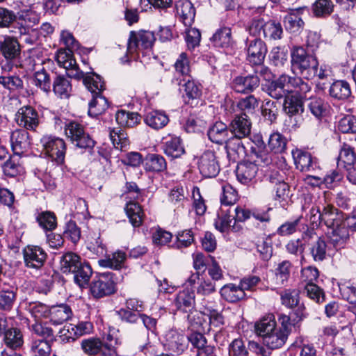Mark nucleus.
<instances>
[{
    "mask_svg": "<svg viewBox=\"0 0 356 356\" xmlns=\"http://www.w3.org/2000/svg\"><path fill=\"white\" fill-rule=\"evenodd\" d=\"M261 88L272 98L280 99L292 90L305 96L307 93L311 92L312 86L300 77L282 74L277 79L263 84Z\"/></svg>",
    "mask_w": 356,
    "mask_h": 356,
    "instance_id": "f257e3e1",
    "label": "nucleus"
},
{
    "mask_svg": "<svg viewBox=\"0 0 356 356\" xmlns=\"http://www.w3.org/2000/svg\"><path fill=\"white\" fill-rule=\"evenodd\" d=\"M291 71L295 77L311 80L316 76V67H318L317 58L309 54L302 47H294L291 51Z\"/></svg>",
    "mask_w": 356,
    "mask_h": 356,
    "instance_id": "f03ea898",
    "label": "nucleus"
},
{
    "mask_svg": "<svg viewBox=\"0 0 356 356\" xmlns=\"http://www.w3.org/2000/svg\"><path fill=\"white\" fill-rule=\"evenodd\" d=\"M291 71L295 77L311 80L316 76V67H318L317 58L309 54L302 47H294L291 51Z\"/></svg>",
    "mask_w": 356,
    "mask_h": 356,
    "instance_id": "7ed1b4c3",
    "label": "nucleus"
},
{
    "mask_svg": "<svg viewBox=\"0 0 356 356\" xmlns=\"http://www.w3.org/2000/svg\"><path fill=\"white\" fill-rule=\"evenodd\" d=\"M65 136L76 147L90 149L95 145V141L86 132L85 127L76 121L66 122L65 124Z\"/></svg>",
    "mask_w": 356,
    "mask_h": 356,
    "instance_id": "20e7f679",
    "label": "nucleus"
},
{
    "mask_svg": "<svg viewBox=\"0 0 356 356\" xmlns=\"http://www.w3.org/2000/svg\"><path fill=\"white\" fill-rule=\"evenodd\" d=\"M305 96L300 95V93L286 95L284 97L283 104V111L289 116L291 121L294 122V126L300 127L304 122L305 108L302 98H307Z\"/></svg>",
    "mask_w": 356,
    "mask_h": 356,
    "instance_id": "39448f33",
    "label": "nucleus"
},
{
    "mask_svg": "<svg viewBox=\"0 0 356 356\" xmlns=\"http://www.w3.org/2000/svg\"><path fill=\"white\" fill-rule=\"evenodd\" d=\"M43 150L52 161L62 164L65 160L66 145L65 141L52 135H44L40 139Z\"/></svg>",
    "mask_w": 356,
    "mask_h": 356,
    "instance_id": "423d86ee",
    "label": "nucleus"
},
{
    "mask_svg": "<svg viewBox=\"0 0 356 356\" xmlns=\"http://www.w3.org/2000/svg\"><path fill=\"white\" fill-rule=\"evenodd\" d=\"M92 296L95 298H101L116 292V284L114 275L112 273H103L95 277L90 286Z\"/></svg>",
    "mask_w": 356,
    "mask_h": 356,
    "instance_id": "0eeeda50",
    "label": "nucleus"
},
{
    "mask_svg": "<svg viewBox=\"0 0 356 356\" xmlns=\"http://www.w3.org/2000/svg\"><path fill=\"white\" fill-rule=\"evenodd\" d=\"M40 17L35 11L32 10H24L17 13V21L14 25V29L10 32L15 35H26L31 31L35 32L33 27L38 24Z\"/></svg>",
    "mask_w": 356,
    "mask_h": 356,
    "instance_id": "6e6552de",
    "label": "nucleus"
},
{
    "mask_svg": "<svg viewBox=\"0 0 356 356\" xmlns=\"http://www.w3.org/2000/svg\"><path fill=\"white\" fill-rule=\"evenodd\" d=\"M155 41L154 34L151 31H131L128 40L127 51L132 54L138 50L151 48Z\"/></svg>",
    "mask_w": 356,
    "mask_h": 356,
    "instance_id": "1a4fd4ad",
    "label": "nucleus"
},
{
    "mask_svg": "<svg viewBox=\"0 0 356 356\" xmlns=\"http://www.w3.org/2000/svg\"><path fill=\"white\" fill-rule=\"evenodd\" d=\"M17 124L26 130L36 131L40 123L38 112L31 106L21 107L15 114Z\"/></svg>",
    "mask_w": 356,
    "mask_h": 356,
    "instance_id": "9d476101",
    "label": "nucleus"
},
{
    "mask_svg": "<svg viewBox=\"0 0 356 356\" xmlns=\"http://www.w3.org/2000/svg\"><path fill=\"white\" fill-rule=\"evenodd\" d=\"M198 168L204 177H214L220 172V165L213 151L204 152L199 158Z\"/></svg>",
    "mask_w": 356,
    "mask_h": 356,
    "instance_id": "9b49d317",
    "label": "nucleus"
},
{
    "mask_svg": "<svg viewBox=\"0 0 356 356\" xmlns=\"http://www.w3.org/2000/svg\"><path fill=\"white\" fill-rule=\"evenodd\" d=\"M25 266L29 268H41L47 259V253L40 246L28 245L23 250Z\"/></svg>",
    "mask_w": 356,
    "mask_h": 356,
    "instance_id": "f8f14e48",
    "label": "nucleus"
},
{
    "mask_svg": "<svg viewBox=\"0 0 356 356\" xmlns=\"http://www.w3.org/2000/svg\"><path fill=\"white\" fill-rule=\"evenodd\" d=\"M248 60L252 65H260L263 63L267 54V47L261 38H254L247 41Z\"/></svg>",
    "mask_w": 356,
    "mask_h": 356,
    "instance_id": "ddd939ff",
    "label": "nucleus"
},
{
    "mask_svg": "<svg viewBox=\"0 0 356 356\" xmlns=\"http://www.w3.org/2000/svg\"><path fill=\"white\" fill-rule=\"evenodd\" d=\"M252 123L245 113L236 114L232 120L229 128L233 136L245 138L250 134Z\"/></svg>",
    "mask_w": 356,
    "mask_h": 356,
    "instance_id": "4468645a",
    "label": "nucleus"
},
{
    "mask_svg": "<svg viewBox=\"0 0 356 356\" xmlns=\"http://www.w3.org/2000/svg\"><path fill=\"white\" fill-rule=\"evenodd\" d=\"M292 156L296 168L301 172H310L318 168L316 159L309 152L296 149L292 151Z\"/></svg>",
    "mask_w": 356,
    "mask_h": 356,
    "instance_id": "2eb2a0df",
    "label": "nucleus"
},
{
    "mask_svg": "<svg viewBox=\"0 0 356 356\" xmlns=\"http://www.w3.org/2000/svg\"><path fill=\"white\" fill-rule=\"evenodd\" d=\"M260 80L257 75L249 74L245 76H236L232 82V88L238 93L252 92L259 86Z\"/></svg>",
    "mask_w": 356,
    "mask_h": 356,
    "instance_id": "dca6fc26",
    "label": "nucleus"
},
{
    "mask_svg": "<svg viewBox=\"0 0 356 356\" xmlns=\"http://www.w3.org/2000/svg\"><path fill=\"white\" fill-rule=\"evenodd\" d=\"M328 244L336 250L343 248L349 240V231L346 223L328 229L326 232Z\"/></svg>",
    "mask_w": 356,
    "mask_h": 356,
    "instance_id": "f3484780",
    "label": "nucleus"
},
{
    "mask_svg": "<svg viewBox=\"0 0 356 356\" xmlns=\"http://www.w3.org/2000/svg\"><path fill=\"white\" fill-rule=\"evenodd\" d=\"M177 309L182 312H191L195 306V294L193 289L186 287L180 290L174 299Z\"/></svg>",
    "mask_w": 356,
    "mask_h": 356,
    "instance_id": "a211bd4d",
    "label": "nucleus"
},
{
    "mask_svg": "<svg viewBox=\"0 0 356 356\" xmlns=\"http://www.w3.org/2000/svg\"><path fill=\"white\" fill-rule=\"evenodd\" d=\"M303 8L290 9L284 17L283 23L287 31L293 34L300 33L304 29L305 22L301 17Z\"/></svg>",
    "mask_w": 356,
    "mask_h": 356,
    "instance_id": "6ab92c4d",
    "label": "nucleus"
},
{
    "mask_svg": "<svg viewBox=\"0 0 356 356\" xmlns=\"http://www.w3.org/2000/svg\"><path fill=\"white\" fill-rule=\"evenodd\" d=\"M323 223L327 229L339 227L346 223V216L334 206L327 204L323 208Z\"/></svg>",
    "mask_w": 356,
    "mask_h": 356,
    "instance_id": "aec40b11",
    "label": "nucleus"
},
{
    "mask_svg": "<svg viewBox=\"0 0 356 356\" xmlns=\"http://www.w3.org/2000/svg\"><path fill=\"white\" fill-rule=\"evenodd\" d=\"M133 344L138 352L145 356H155L159 353L156 346L149 341V332L140 331L134 337Z\"/></svg>",
    "mask_w": 356,
    "mask_h": 356,
    "instance_id": "412c9836",
    "label": "nucleus"
},
{
    "mask_svg": "<svg viewBox=\"0 0 356 356\" xmlns=\"http://www.w3.org/2000/svg\"><path fill=\"white\" fill-rule=\"evenodd\" d=\"M10 141L15 154L19 155L27 151L31 146L29 134L26 129H16L12 132Z\"/></svg>",
    "mask_w": 356,
    "mask_h": 356,
    "instance_id": "4be33fe9",
    "label": "nucleus"
},
{
    "mask_svg": "<svg viewBox=\"0 0 356 356\" xmlns=\"http://www.w3.org/2000/svg\"><path fill=\"white\" fill-rule=\"evenodd\" d=\"M258 164L248 161L240 162L236 169V175L238 181L247 184L251 182L258 172Z\"/></svg>",
    "mask_w": 356,
    "mask_h": 356,
    "instance_id": "5701e85b",
    "label": "nucleus"
},
{
    "mask_svg": "<svg viewBox=\"0 0 356 356\" xmlns=\"http://www.w3.org/2000/svg\"><path fill=\"white\" fill-rule=\"evenodd\" d=\"M92 330L93 325L91 323L82 321L76 325L70 324L65 327L60 332L63 336H65L67 341H70V339L74 341L80 337L91 333Z\"/></svg>",
    "mask_w": 356,
    "mask_h": 356,
    "instance_id": "b1692460",
    "label": "nucleus"
},
{
    "mask_svg": "<svg viewBox=\"0 0 356 356\" xmlns=\"http://www.w3.org/2000/svg\"><path fill=\"white\" fill-rule=\"evenodd\" d=\"M229 127L221 121H217L209 128L207 135L209 140L216 144L222 145L229 138Z\"/></svg>",
    "mask_w": 356,
    "mask_h": 356,
    "instance_id": "393cba45",
    "label": "nucleus"
},
{
    "mask_svg": "<svg viewBox=\"0 0 356 356\" xmlns=\"http://www.w3.org/2000/svg\"><path fill=\"white\" fill-rule=\"evenodd\" d=\"M0 54H1L6 60H14L19 57L21 47L18 40L11 36L2 37Z\"/></svg>",
    "mask_w": 356,
    "mask_h": 356,
    "instance_id": "a878e982",
    "label": "nucleus"
},
{
    "mask_svg": "<svg viewBox=\"0 0 356 356\" xmlns=\"http://www.w3.org/2000/svg\"><path fill=\"white\" fill-rule=\"evenodd\" d=\"M175 7L177 14L184 24L186 26H191L195 16V10L191 2L188 0H179Z\"/></svg>",
    "mask_w": 356,
    "mask_h": 356,
    "instance_id": "bb28decb",
    "label": "nucleus"
},
{
    "mask_svg": "<svg viewBox=\"0 0 356 356\" xmlns=\"http://www.w3.org/2000/svg\"><path fill=\"white\" fill-rule=\"evenodd\" d=\"M328 92L332 99L345 101L350 97L351 88L346 81L336 80L330 86Z\"/></svg>",
    "mask_w": 356,
    "mask_h": 356,
    "instance_id": "cd10ccee",
    "label": "nucleus"
},
{
    "mask_svg": "<svg viewBox=\"0 0 356 356\" xmlns=\"http://www.w3.org/2000/svg\"><path fill=\"white\" fill-rule=\"evenodd\" d=\"M53 91L60 99H67L72 92V86L69 78L63 75H58L54 79Z\"/></svg>",
    "mask_w": 356,
    "mask_h": 356,
    "instance_id": "c85d7f7f",
    "label": "nucleus"
},
{
    "mask_svg": "<svg viewBox=\"0 0 356 356\" xmlns=\"http://www.w3.org/2000/svg\"><path fill=\"white\" fill-rule=\"evenodd\" d=\"M72 315L70 307L66 304H60L50 307V321L54 325H60L68 320Z\"/></svg>",
    "mask_w": 356,
    "mask_h": 356,
    "instance_id": "c756f323",
    "label": "nucleus"
},
{
    "mask_svg": "<svg viewBox=\"0 0 356 356\" xmlns=\"http://www.w3.org/2000/svg\"><path fill=\"white\" fill-rule=\"evenodd\" d=\"M184 83L182 85L184 94L183 95L187 104H193V102L200 98L202 95V87L200 84L191 79V76L187 80L184 79Z\"/></svg>",
    "mask_w": 356,
    "mask_h": 356,
    "instance_id": "7c9ffc66",
    "label": "nucleus"
},
{
    "mask_svg": "<svg viewBox=\"0 0 356 356\" xmlns=\"http://www.w3.org/2000/svg\"><path fill=\"white\" fill-rule=\"evenodd\" d=\"M126 258L127 255L124 252L118 250L111 255H108L104 259H99L98 264L102 267L120 270L124 266Z\"/></svg>",
    "mask_w": 356,
    "mask_h": 356,
    "instance_id": "2f4dec72",
    "label": "nucleus"
},
{
    "mask_svg": "<svg viewBox=\"0 0 356 356\" xmlns=\"http://www.w3.org/2000/svg\"><path fill=\"white\" fill-rule=\"evenodd\" d=\"M82 262L79 255L72 252H67L60 259V268L63 273H71L79 265H81Z\"/></svg>",
    "mask_w": 356,
    "mask_h": 356,
    "instance_id": "473e14b6",
    "label": "nucleus"
},
{
    "mask_svg": "<svg viewBox=\"0 0 356 356\" xmlns=\"http://www.w3.org/2000/svg\"><path fill=\"white\" fill-rule=\"evenodd\" d=\"M242 138L232 136L225 143V147L229 158L236 159L245 155V147L241 141Z\"/></svg>",
    "mask_w": 356,
    "mask_h": 356,
    "instance_id": "72a5a7b5",
    "label": "nucleus"
},
{
    "mask_svg": "<svg viewBox=\"0 0 356 356\" xmlns=\"http://www.w3.org/2000/svg\"><path fill=\"white\" fill-rule=\"evenodd\" d=\"M292 268V263L289 260L280 262L275 269V284L277 286H284L288 282Z\"/></svg>",
    "mask_w": 356,
    "mask_h": 356,
    "instance_id": "f704fd0d",
    "label": "nucleus"
},
{
    "mask_svg": "<svg viewBox=\"0 0 356 356\" xmlns=\"http://www.w3.org/2000/svg\"><path fill=\"white\" fill-rule=\"evenodd\" d=\"M356 163V152L350 145L343 143L340 149L337 158L338 167L345 168Z\"/></svg>",
    "mask_w": 356,
    "mask_h": 356,
    "instance_id": "c9c22d12",
    "label": "nucleus"
},
{
    "mask_svg": "<svg viewBox=\"0 0 356 356\" xmlns=\"http://www.w3.org/2000/svg\"><path fill=\"white\" fill-rule=\"evenodd\" d=\"M3 341L5 344L12 350H18L24 344L22 331L16 327L8 329L4 332Z\"/></svg>",
    "mask_w": 356,
    "mask_h": 356,
    "instance_id": "e433bc0d",
    "label": "nucleus"
},
{
    "mask_svg": "<svg viewBox=\"0 0 356 356\" xmlns=\"http://www.w3.org/2000/svg\"><path fill=\"white\" fill-rule=\"evenodd\" d=\"M221 296L227 302H236L245 296V293L241 286H236L234 284H228L220 289Z\"/></svg>",
    "mask_w": 356,
    "mask_h": 356,
    "instance_id": "4c0bfd02",
    "label": "nucleus"
},
{
    "mask_svg": "<svg viewBox=\"0 0 356 356\" xmlns=\"http://www.w3.org/2000/svg\"><path fill=\"white\" fill-rule=\"evenodd\" d=\"M287 337L286 332H282L276 328L267 335L264 334L263 342L269 349H277L281 348L285 343Z\"/></svg>",
    "mask_w": 356,
    "mask_h": 356,
    "instance_id": "58836bf2",
    "label": "nucleus"
},
{
    "mask_svg": "<svg viewBox=\"0 0 356 356\" xmlns=\"http://www.w3.org/2000/svg\"><path fill=\"white\" fill-rule=\"evenodd\" d=\"M74 282L81 288L86 287L92 274V270L88 263L83 261L76 269L73 270Z\"/></svg>",
    "mask_w": 356,
    "mask_h": 356,
    "instance_id": "ea45409f",
    "label": "nucleus"
},
{
    "mask_svg": "<svg viewBox=\"0 0 356 356\" xmlns=\"http://www.w3.org/2000/svg\"><path fill=\"white\" fill-rule=\"evenodd\" d=\"M145 168L149 172H164L167 169V163L163 156L157 154H149L145 158Z\"/></svg>",
    "mask_w": 356,
    "mask_h": 356,
    "instance_id": "a19ab883",
    "label": "nucleus"
},
{
    "mask_svg": "<svg viewBox=\"0 0 356 356\" xmlns=\"http://www.w3.org/2000/svg\"><path fill=\"white\" fill-rule=\"evenodd\" d=\"M169 122L168 115L163 111H152L148 112L145 118V122L154 129L164 127Z\"/></svg>",
    "mask_w": 356,
    "mask_h": 356,
    "instance_id": "79ce46f5",
    "label": "nucleus"
},
{
    "mask_svg": "<svg viewBox=\"0 0 356 356\" xmlns=\"http://www.w3.org/2000/svg\"><path fill=\"white\" fill-rule=\"evenodd\" d=\"M126 213L134 227H140L143 221L144 213L137 202H130L125 207Z\"/></svg>",
    "mask_w": 356,
    "mask_h": 356,
    "instance_id": "37998d69",
    "label": "nucleus"
},
{
    "mask_svg": "<svg viewBox=\"0 0 356 356\" xmlns=\"http://www.w3.org/2000/svg\"><path fill=\"white\" fill-rule=\"evenodd\" d=\"M330 249V245H327L323 237H316V240L312 244L309 250L313 259L315 261H322L326 258L327 250Z\"/></svg>",
    "mask_w": 356,
    "mask_h": 356,
    "instance_id": "c03bdc74",
    "label": "nucleus"
},
{
    "mask_svg": "<svg viewBox=\"0 0 356 356\" xmlns=\"http://www.w3.org/2000/svg\"><path fill=\"white\" fill-rule=\"evenodd\" d=\"M108 108L107 99L102 95H93L89 103L88 114L92 117H97L102 114Z\"/></svg>",
    "mask_w": 356,
    "mask_h": 356,
    "instance_id": "a18cd8bd",
    "label": "nucleus"
},
{
    "mask_svg": "<svg viewBox=\"0 0 356 356\" xmlns=\"http://www.w3.org/2000/svg\"><path fill=\"white\" fill-rule=\"evenodd\" d=\"M164 152L173 159L179 158L185 153L182 141L179 137H171L165 143Z\"/></svg>",
    "mask_w": 356,
    "mask_h": 356,
    "instance_id": "49530a36",
    "label": "nucleus"
},
{
    "mask_svg": "<svg viewBox=\"0 0 356 356\" xmlns=\"http://www.w3.org/2000/svg\"><path fill=\"white\" fill-rule=\"evenodd\" d=\"M115 120L121 127H133L140 122V116L137 113L121 110L116 113Z\"/></svg>",
    "mask_w": 356,
    "mask_h": 356,
    "instance_id": "de8ad7c7",
    "label": "nucleus"
},
{
    "mask_svg": "<svg viewBox=\"0 0 356 356\" xmlns=\"http://www.w3.org/2000/svg\"><path fill=\"white\" fill-rule=\"evenodd\" d=\"M212 41L216 47L225 48L232 46L234 41L231 29L222 27L218 29L213 35Z\"/></svg>",
    "mask_w": 356,
    "mask_h": 356,
    "instance_id": "09e8293b",
    "label": "nucleus"
},
{
    "mask_svg": "<svg viewBox=\"0 0 356 356\" xmlns=\"http://www.w3.org/2000/svg\"><path fill=\"white\" fill-rule=\"evenodd\" d=\"M83 82L87 89L90 91L92 95L102 94V92L104 90V81H102L100 76L95 73L92 74L86 73Z\"/></svg>",
    "mask_w": 356,
    "mask_h": 356,
    "instance_id": "8fccbe9b",
    "label": "nucleus"
},
{
    "mask_svg": "<svg viewBox=\"0 0 356 356\" xmlns=\"http://www.w3.org/2000/svg\"><path fill=\"white\" fill-rule=\"evenodd\" d=\"M0 85L10 92H18L24 89L23 80L15 74L0 76Z\"/></svg>",
    "mask_w": 356,
    "mask_h": 356,
    "instance_id": "3c124183",
    "label": "nucleus"
},
{
    "mask_svg": "<svg viewBox=\"0 0 356 356\" xmlns=\"http://www.w3.org/2000/svg\"><path fill=\"white\" fill-rule=\"evenodd\" d=\"M35 220L40 227L46 231H51L56 227V217L54 212L44 211L36 214Z\"/></svg>",
    "mask_w": 356,
    "mask_h": 356,
    "instance_id": "603ef678",
    "label": "nucleus"
},
{
    "mask_svg": "<svg viewBox=\"0 0 356 356\" xmlns=\"http://www.w3.org/2000/svg\"><path fill=\"white\" fill-rule=\"evenodd\" d=\"M103 341L99 337H92L84 339L81 342V348L86 355L94 356L101 351Z\"/></svg>",
    "mask_w": 356,
    "mask_h": 356,
    "instance_id": "864d4df0",
    "label": "nucleus"
},
{
    "mask_svg": "<svg viewBox=\"0 0 356 356\" xmlns=\"http://www.w3.org/2000/svg\"><path fill=\"white\" fill-rule=\"evenodd\" d=\"M16 289L14 287H1L0 291V309L9 311L12 309L16 299Z\"/></svg>",
    "mask_w": 356,
    "mask_h": 356,
    "instance_id": "5fc2aeb1",
    "label": "nucleus"
},
{
    "mask_svg": "<svg viewBox=\"0 0 356 356\" xmlns=\"http://www.w3.org/2000/svg\"><path fill=\"white\" fill-rule=\"evenodd\" d=\"M283 35L282 24L275 20L266 22L264 29V37L268 40H280Z\"/></svg>",
    "mask_w": 356,
    "mask_h": 356,
    "instance_id": "6e6d98bb",
    "label": "nucleus"
},
{
    "mask_svg": "<svg viewBox=\"0 0 356 356\" xmlns=\"http://www.w3.org/2000/svg\"><path fill=\"white\" fill-rule=\"evenodd\" d=\"M19 155L10 156L3 165L2 169L5 175L14 177L24 172V168L19 162Z\"/></svg>",
    "mask_w": 356,
    "mask_h": 356,
    "instance_id": "4d7b16f0",
    "label": "nucleus"
},
{
    "mask_svg": "<svg viewBox=\"0 0 356 356\" xmlns=\"http://www.w3.org/2000/svg\"><path fill=\"white\" fill-rule=\"evenodd\" d=\"M287 140L279 132H274L270 135L268 146L270 151L275 154H281L286 149Z\"/></svg>",
    "mask_w": 356,
    "mask_h": 356,
    "instance_id": "13d9d810",
    "label": "nucleus"
},
{
    "mask_svg": "<svg viewBox=\"0 0 356 356\" xmlns=\"http://www.w3.org/2000/svg\"><path fill=\"white\" fill-rule=\"evenodd\" d=\"M334 10V4L330 0H316L312 6V10L316 17H326Z\"/></svg>",
    "mask_w": 356,
    "mask_h": 356,
    "instance_id": "bf43d9fd",
    "label": "nucleus"
},
{
    "mask_svg": "<svg viewBox=\"0 0 356 356\" xmlns=\"http://www.w3.org/2000/svg\"><path fill=\"white\" fill-rule=\"evenodd\" d=\"M261 115L265 120L270 124L275 123L279 113V108L275 102L270 99H265L261 106Z\"/></svg>",
    "mask_w": 356,
    "mask_h": 356,
    "instance_id": "052dcab7",
    "label": "nucleus"
},
{
    "mask_svg": "<svg viewBox=\"0 0 356 356\" xmlns=\"http://www.w3.org/2000/svg\"><path fill=\"white\" fill-rule=\"evenodd\" d=\"M257 250L264 261H268L273 256V242L269 236H264L256 243Z\"/></svg>",
    "mask_w": 356,
    "mask_h": 356,
    "instance_id": "680f3d73",
    "label": "nucleus"
},
{
    "mask_svg": "<svg viewBox=\"0 0 356 356\" xmlns=\"http://www.w3.org/2000/svg\"><path fill=\"white\" fill-rule=\"evenodd\" d=\"M341 167H338L332 169L327 172L325 176L323 178V184L327 188L332 189L338 186L341 181L343 180L344 175L341 170Z\"/></svg>",
    "mask_w": 356,
    "mask_h": 356,
    "instance_id": "e2e57ef3",
    "label": "nucleus"
},
{
    "mask_svg": "<svg viewBox=\"0 0 356 356\" xmlns=\"http://www.w3.org/2000/svg\"><path fill=\"white\" fill-rule=\"evenodd\" d=\"M26 310L35 319L49 317L50 307L40 302H31L26 305Z\"/></svg>",
    "mask_w": 356,
    "mask_h": 356,
    "instance_id": "0e129e2a",
    "label": "nucleus"
},
{
    "mask_svg": "<svg viewBox=\"0 0 356 356\" xmlns=\"http://www.w3.org/2000/svg\"><path fill=\"white\" fill-rule=\"evenodd\" d=\"M33 83L42 91L48 93L51 90V79L44 68L36 71L33 74Z\"/></svg>",
    "mask_w": 356,
    "mask_h": 356,
    "instance_id": "69168bd1",
    "label": "nucleus"
},
{
    "mask_svg": "<svg viewBox=\"0 0 356 356\" xmlns=\"http://www.w3.org/2000/svg\"><path fill=\"white\" fill-rule=\"evenodd\" d=\"M231 216L230 210H225L223 207H221L215 221L216 228L221 232H226L229 229H232L231 223L234 219L231 218Z\"/></svg>",
    "mask_w": 356,
    "mask_h": 356,
    "instance_id": "338daca9",
    "label": "nucleus"
},
{
    "mask_svg": "<svg viewBox=\"0 0 356 356\" xmlns=\"http://www.w3.org/2000/svg\"><path fill=\"white\" fill-rule=\"evenodd\" d=\"M31 351L33 356H49L51 351L49 341L43 339L33 340Z\"/></svg>",
    "mask_w": 356,
    "mask_h": 356,
    "instance_id": "774afa93",
    "label": "nucleus"
}]
</instances>
